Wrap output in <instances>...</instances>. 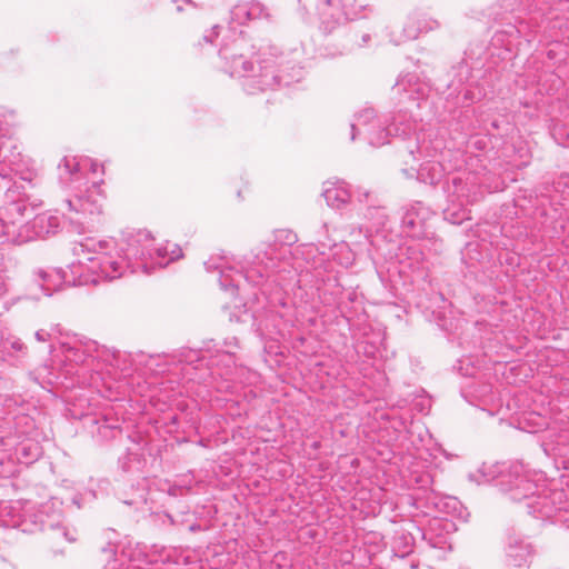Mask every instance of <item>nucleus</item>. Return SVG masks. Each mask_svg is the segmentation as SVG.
<instances>
[{
    "label": "nucleus",
    "mask_w": 569,
    "mask_h": 569,
    "mask_svg": "<svg viewBox=\"0 0 569 569\" xmlns=\"http://www.w3.org/2000/svg\"><path fill=\"white\" fill-rule=\"evenodd\" d=\"M61 353L63 356V370L67 375H74V368L80 365H90L96 359L103 358L106 351L100 350L96 341L81 338H72L61 342Z\"/></svg>",
    "instance_id": "nucleus-12"
},
{
    "label": "nucleus",
    "mask_w": 569,
    "mask_h": 569,
    "mask_svg": "<svg viewBox=\"0 0 569 569\" xmlns=\"http://www.w3.org/2000/svg\"><path fill=\"white\" fill-rule=\"evenodd\" d=\"M32 503L29 501L0 502V521L4 527L19 528L22 532L34 533L43 522L30 520Z\"/></svg>",
    "instance_id": "nucleus-14"
},
{
    "label": "nucleus",
    "mask_w": 569,
    "mask_h": 569,
    "mask_svg": "<svg viewBox=\"0 0 569 569\" xmlns=\"http://www.w3.org/2000/svg\"><path fill=\"white\" fill-rule=\"evenodd\" d=\"M529 470L522 463H512L507 469L505 463L487 465L483 463L477 473H470L469 479L477 483H487L497 480V486L501 491L511 497L512 488L522 487Z\"/></svg>",
    "instance_id": "nucleus-11"
},
{
    "label": "nucleus",
    "mask_w": 569,
    "mask_h": 569,
    "mask_svg": "<svg viewBox=\"0 0 569 569\" xmlns=\"http://www.w3.org/2000/svg\"><path fill=\"white\" fill-rule=\"evenodd\" d=\"M84 186V189L81 184L70 186L74 193L63 199L62 207L72 223L82 229H93L100 222L104 196L98 181H91L90 186L86 182Z\"/></svg>",
    "instance_id": "nucleus-7"
},
{
    "label": "nucleus",
    "mask_w": 569,
    "mask_h": 569,
    "mask_svg": "<svg viewBox=\"0 0 569 569\" xmlns=\"http://www.w3.org/2000/svg\"><path fill=\"white\" fill-rule=\"evenodd\" d=\"M34 337H36V339H37L39 342H44V341L50 340L51 335H50V332H48L47 330H44V329H40V330L36 331Z\"/></svg>",
    "instance_id": "nucleus-44"
},
{
    "label": "nucleus",
    "mask_w": 569,
    "mask_h": 569,
    "mask_svg": "<svg viewBox=\"0 0 569 569\" xmlns=\"http://www.w3.org/2000/svg\"><path fill=\"white\" fill-rule=\"evenodd\" d=\"M446 143L443 136L436 129L419 131L415 139L405 142L403 151L412 159V163L405 172L409 177L417 174V179L425 183H438L445 173L440 159L443 158Z\"/></svg>",
    "instance_id": "nucleus-6"
},
{
    "label": "nucleus",
    "mask_w": 569,
    "mask_h": 569,
    "mask_svg": "<svg viewBox=\"0 0 569 569\" xmlns=\"http://www.w3.org/2000/svg\"><path fill=\"white\" fill-rule=\"evenodd\" d=\"M27 211L29 204L24 199H12L0 208V238L3 241L21 244Z\"/></svg>",
    "instance_id": "nucleus-13"
},
{
    "label": "nucleus",
    "mask_w": 569,
    "mask_h": 569,
    "mask_svg": "<svg viewBox=\"0 0 569 569\" xmlns=\"http://www.w3.org/2000/svg\"><path fill=\"white\" fill-rule=\"evenodd\" d=\"M81 262L89 261V270L106 280L119 279L130 273L150 274L157 267L163 268L182 257L176 243L153 247V239L147 231L123 233L114 239H87L73 248Z\"/></svg>",
    "instance_id": "nucleus-1"
},
{
    "label": "nucleus",
    "mask_w": 569,
    "mask_h": 569,
    "mask_svg": "<svg viewBox=\"0 0 569 569\" xmlns=\"http://www.w3.org/2000/svg\"><path fill=\"white\" fill-rule=\"evenodd\" d=\"M421 241L422 242L413 243L402 249L405 251L402 254L407 256L411 268H419L421 266L426 260V251L437 253L432 242L427 240Z\"/></svg>",
    "instance_id": "nucleus-27"
},
{
    "label": "nucleus",
    "mask_w": 569,
    "mask_h": 569,
    "mask_svg": "<svg viewBox=\"0 0 569 569\" xmlns=\"http://www.w3.org/2000/svg\"><path fill=\"white\" fill-rule=\"evenodd\" d=\"M226 349L219 351V355L216 356L214 359L211 360L210 365L218 367L220 363H223L226 367L224 372H220L217 370V373L222 376L226 380H234L233 377V368L234 366V351L237 348V339L231 338L224 341Z\"/></svg>",
    "instance_id": "nucleus-25"
},
{
    "label": "nucleus",
    "mask_w": 569,
    "mask_h": 569,
    "mask_svg": "<svg viewBox=\"0 0 569 569\" xmlns=\"http://www.w3.org/2000/svg\"><path fill=\"white\" fill-rule=\"evenodd\" d=\"M418 22H419V29L421 33H426L429 31H433L439 28L440 23L438 20L428 17L426 14H419L418 13Z\"/></svg>",
    "instance_id": "nucleus-36"
},
{
    "label": "nucleus",
    "mask_w": 569,
    "mask_h": 569,
    "mask_svg": "<svg viewBox=\"0 0 569 569\" xmlns=\"http://www.w3.org/2000/svg\"><path fill=\"white\" fill-rule=\"evenodd\" d=\"M467 71H468V69H467V67H466V66H460V67H459V73H460V74H462V73H465V72H467Z\"/></svg>",
    "instance_id": "nucleus-50"
},
{
    "label": "nucleus",
    "mask_w": 569,
    "mask_h": 569,
    "mask_svg": "<svg viewBox=\"0 0 569 569\" xmlns=\"http://www.w3.org/2000/svg\"><path fill=\"white\" fill-rule=\"evenodd\" d=\"M219 29L220 27L217 24V26H213L209 31H207L204 34H203V41L206 43H213V40L218 37L219 34Z\"/></svg>",
    "instance_id": "nucleus-40"
},
{
    "label": "nucleus",
    "mask_w": 569,
    "mask_h": 569,
    "mask_svg": "<svg viewBox=\"0 0 569 569\" xmlns=\"http://www.w3.org/2000/svg\"><path fill=\"white\" fill-rule=\"evenodd\" d=\"M268 9L259 1H247L236 4L230 11L231 23L239 26L251 20L268 19Z\"/></svg>",
    "instance_id": "nucleus-22"
},
{
    "label": "nucleus",
    "mask_w": 569,
    "mask_h": 569,
    "mask_svg": "<svg viewBox=\"0 0 569 569\" xmlns=\"http://www.w3.org/2000/svg\"><path fill=\"white\" fill-rule=\"evenodd\" d=\"M338 37L341 48L331 52L330 56L343 54L355 49L363 48L371 41V33L361 30L358 26H349L338 29Z\"/></svg>",
    "instance_id": "nucleus-21"
},
{
    "label": "nucleus",
    "mask_w": 569,
    "mask_h": 569,
    "mask_svg": "<svg viewBox=\"0 0 569 569\" xmlns=\"http://www.w3.org/2000/svg\"><path fill=\"white\" fill-rule=\"evenodd\" d=\"M167 559L168 555H166V548L163 546L153 545L146 553V561L149 563L166 562Z\"/></svg>",
    "instance_id": "nucleus-34"
},
{
    "label": "nucleus",
    "mask_w": 569,
    "mask_h": 569,
    "mask_svg": "<svg viewBox=\"0 0 569 569\" xmlns=\"http://www.w3.org/2000/svg\"><path fill=\"white\" fill-rule=\"evenodd\" d=\"M433 216L435 213L429 207L420 201H415L402 207L400 227L401 232L407 237L430 241L435 246V251L440 252L442 241L435 236L430 226V220Z\"/></svg>",
    "instance_id": "nucleus-10"
},
{
    "label": "nucleus",
    "mask_w": 569,
    "mask_h": 569,
    "mask_svg": "<svg viewBox=\"0 0 569 569\" xmlns=\"http://www.w3.org/2000/svg\"><path fill=\"white\" fill-rule=\"evenodd\" d=\"M445 213H446V219H448L450 222H452L455 224H459L463 220L470 219L469 211L466 208H463L459 211H456L455 206H452L451 208H448Z\"/></svg>",
    "instance_id": "nucleus-35"
},
{
    "label": "nucleus",
    "mask_w": 569,
    "mask_h": 569,
    "mask_svg": "<svg viewBox=\"0 0 569 569\" xmlns=\"http://www.w3.org/2000/svg\"><path fill=\"white\" fill-rule=\"evenodd\" d=\"M393 92L399 96L400 103H408L416 108L421 107L429 92L428 87L420 82L413 73L401 76L393 87Z\"/></svg>",
    "instance_id": "nucleus-18"
},
{
    "label": "nucleus",
    "mask_w": 569,
    "mask_h": 569,
    "mask_svg": "<svg viewBox=\"0 0 569 569\" xmlns=\"http://www.w3.org/2000/svg\"><path fill=\"white\" fill-rule=\"evenodd\" d=\"M276 239L280 242L270 246L267 251L259 252L252 261H240L234 256L226 253L212 254L204 261L207 272H217L221 289L231 291L234 296L246 284L260 287L266 293L264 286L272 279L277 284H282L297 273L300 266L292 262L291 246L298 237L290 230H278Z\"/></svg>",
    "instance_id": "nucleus-3"
},
{
    "label": "nucleus",
    "mask_w": 569,
    "mask_h": 569,
    "mask_svg": "<svg viewBox=\"0 0 569 569\" xmlns=\"http://www.w3.org/2000/svg\"><path fill=\"white\" fill-rule=\"evenodd\" d=\"M172 2L174 4H177L176 6L177 12H181L183 10V7L179 3L180 0H172ZM181 2H183L184 4H187V6L191 7V8H197L196 2H193L192 0H181Z\"/></svg>",
    "instance_id": "nucleus-45"
},
{
    "label": "nucleus",
    "mask_w": 569,
    "mask_h": 569,
    "mask_svg": "<svg viewBox=\"0 0 569 569\" xmlns=\"http://www.w3.org/2000/svg\"><path fill=\"white\" fill-rule=\"evenodd\" d=\"M410 483L415 486L416 489V492L412 495V500L417 508L426 509V512L440 509L441 499L431 488L433 478L430 472H412Z\"/></svg>",
    "instance_id": "nucleus-17"
},
{
    "label": "nucleus",
    "mask_w": 569,
    "mask_h": 569,
    "mask_svg": "<svg viewBox=\"0 0 569 569\" xmlns=\"http://www.w3.org/2000/svg\"><path fill=\"white\" fill-rule=\"evenodd\" d=\"M12 350L23 352L26 350L24 343L20 339H16L10 343Z\"/></svg>",
    "instance_id": "nucleus-46"
},
{
    "label": "nucleus",
    "mask_w": 569,
    "mask_h": 569,
    "mask_svg": "<svg viewBox=\"0 0 569 569\" xmlns=\"http://www.w3.org/2000/svg\"><path fill=\"white\" fill-rule=\"evenodd\" d=\"M119 463L123 471L136 472L142 469L143 459L140 453L128 451L124 457L119 459Z\"/></svg>",
    "instance_id": "nucleus-30"
},
{
    "label": "nucleus",
    "mask_w": 569,
    "mask_h": 569,
    "mask_svg": "<svg viewBox=\"0 0 569 569\" xmlns=\"http://www.w3.org/2000/svg\"><path fill=\"white\" fill-rule=\"evenodd\" d=\"M58 180L62 186L84 184L87 172L93 174L103 173L102 164L89 159H78L76 157H63L58 167Z\"/></svg>",
    "instance_id": "nucleus-15"
},
{
    "label": "nucleus",
    "mask_w": 569,
    "mask_h": 569,
    "mask_svg": "<svg viewBox=\"0 0 569 569\" xmlns=\"http://www.w3.org/2000/svg\"><path fill=\"white\" fill-rule=\"evenodd\" d=\"M60 503L57 500H49L47 502L41 503L37 509L32 505V510L30 511V520H38L43 522V526H39L37 531L44 530H53L59 531L67 541L73 542L76 541V537L69 533V531L61 526L62 522V511L59 506Z\"/></svg>",
    "instance_id": "nucleus-16"
},
{
    "label": "nucleus",
    "mask_w": 569,
    "mask_h": 569,
    "mask_svg": "<svg viewBox=\"0 0 569 569\" xmlns=\"http://www.w3.org/2000/svg\"><path fill=\"white\" fill-rule=\"evenodd\" d=\"M356 198L360 203H367L368 206L379 202L372 194L361 188L352 190V198Z\"/></svg>",
    "instance_id": "nucleus-39"
},
{
    "label": "nucleus",
    "mask_w": 569,
    "mask_h": 569,
    "mask_svg": "<svg viewBox=\"0 0 569 569\" xmlns=\"http://www.w3.org/2000/svg\"><path fill=\"white\" fill-rule=\"evenodd\" d=\"M365 218L372 222L377 229L385 228L388 222L387 210L379 202L367 206L363 213Z\"/></svg>",
    "instance_id": "nucleus-29"
},
{
    "label": "nucleus",
    "mask_w": 569,
    "mask_h": 569,
    "mask_svg": "<svg viewBox=\"0 0 569 569\" xmlns=\"http://www.w3.org/2000/svg\"><path fill=\"white\" fill-rule=\"evenodd\" d=\"M400 538L405 540V550L401 553V557H403L405 555H408L412 551L413 537L411 535H402Z\"/></svg>",
    "instance_id": "nucleus-42"
},
{
    "label": "nucleus",
    "mask_w": 569,
    "mask_h": 569,
    "mask_svg": "<svg viewBox=\"0 0 569 569\" xmlns=\"http://www.w3.org/2000/svg\"><path fill=\"white\" fill-rule=\"evenodd\" d=\"M102 553L108 560L103 569H132L130 566L126 568L123 567L124 556H118L116 553L114 546L109 543L106 548L102 549Z\"/></svg>",
    "instance_id": "nucleus-31"
},
{
    "label": "nucleus",
    "mask_w": 569,
    "mask_h": 569,
    "mask_svg": "<svg viewBox=\"0 0 569 569\" xmlns=\"http://www.w3.org/2000/svg\"><path fill=\"white\" fill-rule=\"evenodd\" d=\"M60 218L51 212L37 214L32 220L27 221L21 236V244L29 241L56 234L60 229Z\"/></svg>",
    "instance_id": "nucleus-19"
},
{
    "label": "nucleus",
    "mask_w": 569,
    "mask_h": 569,
    "mask_svg": "<svg viewBox=\"0 0 569 569\" xmlns=\"http://www.w3.org/2000/svg\"><path fill=\"white\" fill-rule=\"evenodd\" d=\"M200 530H201V526L198 523H192L191 526H189V531H191V532H197Z\"/></svg>",
    "instance_id": "nucleus-48"
},
{
    "label": "nucleus",
    "mask_w": 569,
    "mask_h": 569,
    "mask_svg": "<svg viewBox=\"0 0 569 569\" xmlns=\"http://www.w3.org/2000/svg\"><path fill=\"white\" fill-rule=\"evenodd\" d=\"M229 32L232 34L223 38L219 57L224 61L226 72L242 79V87L247 93L256 94L301 80L303 70L298 62L301 56L298 49L292 51L293 57L290 59L283 53H278L274 47H270L269 51L259 52L253 58L254 47L243 32L236 33L232 27L229 28Z\"/></svg>",
    "instance_id": "nucleus-2"
},
{
    "label": "nucleus",
    "mask_w": 569,
    "mask_h": 569,
    "mask_svg": "<svg viewBox=\"0 0 569 569\" xmlns=\"http://www.w3.org/2000/svg\"><path fill=\"white\" fill-rule=\"evenodd\" d=\"M98 431L103 438H113L116 433L119 431L118 423H109L107 418L103 419L102 422H99Z\"/></svg>",
    "instance_id": "nucleus-38"
},
{
    "label": "nucleus",
    "mask_w": 569,
    "mask_h": 569,
    "mask_svg": "<svg viewBox=\"0 0 569 569\" xmlns=\"http://www.w3.org/2000/svg\"><path fill=\"white\" fill-rule=\"evenodd\" d=\"M452 183L455 187L453 192L457 194L458 198H466V203H471L476 201L478 194H482L481 191L473 190L475 182L473 179H470V177L466 179V182H463L462 178L460 177H453Z\"/></svg>",
    "instance_id": "nucleus-28"
},
{
    "label": "nucleus",
    "mask_w": 569,
    "mask_h": 569,
    "mask_svg": "<svg viewBox=\"0 0 569 569\" xmlns=\"http://www.w3.org/2000/svg\"><path fill=\"white\" fill-rule=\"evenodd\" d=\"M533 556L532 546L519 538H510L507 547V560L510 566L522 567L530 562Z\"/></svg>",
    "instance_id": "nucleus-23"
},
{
    "label": "nucleus",
    "mask_w": 569,
    "mask_h": 569,
    "mask_svg": "<svg viewBox=\"0 0 569 569\" xmlns=\"http://www.w3.org/2000/svg\"><path fill=\"white\" fill-rule=\"evenodd\" d=\"M322 196L329 207L333 209H341L351 201L352 190L347 183L341 182L327 187L323 190Z\"/></svg>",
    "instance_id": "nucleus-24"
},
{
    "label": "nucleus",
    "mask_w": 569,
    "mask_h": 569,
    "mask_svg": "<svg viewBox=\"0 0 569 569\" xmlns=\"http://www.w3.org/2000/svg\"><path fill=\"white\" fill-rule=\"evenodd\" d=\"M358 232H359V234H363L365 240L368 241L369 237H368L367 231H363V229L360 227L358 229Z\"/></svg>",
    "instance_id": "nucleus-49"
},
{
    "label": "nucleus",
    "mask_w": 569,
    "mask_h": 569,
    "mask_svg": "<svg viewBox=\"0 0 569 569\" xmlns=\"http://www.w3.org/2000/svg\"><path fill=\"white\" fill-rule=\"evenodd\" d=\"M421 34L418 22V13L409 14L400 32L391 33V42L396 46L417 39Z\"/></svg>",
    "instance_id": "nucleus-26"
},
{
    "label": "nucleus",
    "mask_w": 569,
    "mask_h": 569,
    "mask_svg": "<svg viewBox=\"0 0 569 569\" xmlns=\"http://www.w3.org/2000/svg\"><path fill=\"white\" fill-rule=\"evenodd\" d=\"M77 258L78 263H72L70 271L72 274H78V279L73 278L72 281L68 278L67 272L60 269H37L33 271L34 280L44 296H51L63 282L72 283L73 286H84L89 283L97 284L101 280H106L100 274L89 270V261L84 260V262H81L78 256Z\"/></svg>",
    "instance_id": "nucleus-9"
},
{
    "label": "nucleus",
    "mask_w": 569,
    "mask_h": 569,
    "mask_svg": "<svg viewBox=\"0 0 569 569\" xmlns=\"http://www.w3.org/2000/svg\"><path fill=\"white\" fill-rule=\"evenodd\" d=\"M9 149V146L7 142H3L0 144V162H3V163H12V160L9 159L8 154H7V150Z\"/></svg>",
    "instance_id": "nucleus-43"
},
{
    "label": "nucleus",
    "mask_w": 569,
    "mask_h": 569,
    "mask_svg": "<svg viewBox=\"0 0 569 569\" xmlns=\"http://www.w3.org/2000/svg\"><path fill=\"white\" fill-rule=\"evenodd\" d=\"M321 229H322L323 233L326 234V241H322V242H321V246H322L323 248H331V247L336 246V240L330 239V238L328 237L329 226H328V223H327V222H325V223L322 224Z\"/></svg>",
    "instance_id": "nucleus-41"
},
{
    "label": "nucleus",
    "mask_w": 569,
    "mask_h": 569,
    "mask_svg": "<svg viewBox=\"0 0 569 569\" xmlns=\"http://www.w3.org/2000/svg\"><path fill=\"white\" fill-rule=\"evenodd\" d=\"M411 112L412 110L409 109ZM417 120L407 110H399L392 117V121L387 123L382 120L371 107H366L355 114V120L350 124V140L355 141L357 137H363L370 146L381 147L389 142L390 137L401 138L402 143L406 138L416 133Z\"/></svg>",
    "instance_id": "nucleus-5"
},
{
    "label": "nucleus",
    "mask_w": 569,
    "mask_h": 569,
    "mask_svg": "<svg viewBox=\"0 0 569 569\" xmlns=\"http://www.w3.org/2000/svg\"><path fill=\"white\" fill-rule=\"evenodd\" d=\"M455 529V523L442 518H433L423 530L418 528L421 538L431 547L439 550L451 549L450 533Z\"/></svg>",
    "instance_id": "nucleus-20"
},
{
    "label": "nucleus",
    "mask_w": 569,
    "mask_h": 569,
    "mask_svg": "<svg viewBox=\"0 0 569 569\" xmlns=\"http://www.w3.org/2000/svg\"><path fill=\"white\" fill-rule=\"evenodd\" d=\"M462 93L463 94V103H473L476 101H479L480 99H482V97H485V92H482L481 89H471L469 87H465L460 92L459 94Z\"/></svg>",
    "instance_id": "nucleus-37"
},
{
    "label": "nucleus",
    "mask_w": 569,
    "mask_h": 569,
    "mask_svg": "<svg viewBox=\"0 0 569 569\" xmlns=\"http://www.w3.org/2000/svg\"><path fill=\"white\" fill-rule=\"evenodd\" d=\"M20 458L24 459L26 463L37 460L41 455V449L38 445H21L18 449Z\"/></svg>",
    "instance_id": "nucleus-33"
},
{
    "label": "nucleus",
    "mask_w": 569,
    "mask_h": 569,
    "mask_svg": "<svg viewBox=\"0 0 569 569\" xmlns=\"http://www.w3.org/2000/svg\"><path fill=\"white\" fill-rule=\"evenodd\" d=\"M555 455L562 458V463L566 469H569V440L568 435L562 430L555 441L552 448Z\"/></svg>",
    "instance_id": "nucleus-32"
},
{
    "label": "nucleus",
    "mask_w": 569,
    "mask_h": 569,
    "mask_svg": "<svg viewBox=\"0 0 569 569\" xmlns=\"http://www.w3.org/2000/svg\"><path fill=\"white\" fill-rule=\"evenodd\" d=\"M194 360L200 361L199 353L197 351H189L188 356H186V361L192 363Z\"/></svg>",
    "instance_id": "nucleus-47"
},
{
    "label": "nucleus",
    "mask_w": 569,
    "mask_h": 569,
    "mask_svg": "<svg viewBox=\"0 0 569 569\" xmlns=\"http://www.w3.org/2000/svg\"><path fill=\"white\" fill-rule=\"evenodd\" d=\"M547 482L541 472L529 470L522 487L511 490V500L526 501L527 512L537 518H550L560 510H566L569 503V481Z\"/></svg>",
    "instance_id": "nucleus-4"
},
{
    "label": "nucleus",
    "mask_w": 569,
    "mask_h": 569,
    "mask_svg": "<svg viewBox=\"0 0 569 569\" xmlns=\"http://www.w3.org/2000/svg\"><path fill=\"white\" fill-rule=\"evenodd\" d=\"M306 10H313L321 21V28L331 32L343 19L363 18L365 10H371L363 0H300Z\"/></svg>",
    "instance_id": "nucleus-8"
}]
</instances>
